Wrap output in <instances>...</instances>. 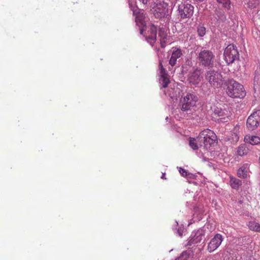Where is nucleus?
Wrapping results in <instances>:
<instances>
[{
  "label": "nucleus",
  "mask_w": 260,
  "mask_h": 260,
  "mask_svg": "<svg viewBox=\"0 0 260 260\" xmlns=\"http://www.w3.org/2000/svg\"><path fill=\"white\" fill-rule=\"evenodd\" d=\"M227 86L226 92L228 95L233 98H243L246 92L243 86L233 79L229 80L225 82Z\"/></svg>",
  "instance_id": "nucleus-1"
},
{
  "label": "nucleus",
  "mask_w": 260,
  "mask_h": 260,
  "mask_svg": "<svg viewBox=\"0 0 260 260\" xmlns=\"http://www.w3.org/2000/svg\"><path fill=\"white\" fill-rule=\"evenodd\" d=\"M200 146L207 147L213 144L217 140V136L214 132L209 129L202 131L197 138Z\"/></svg>",
  "instance_id": "nucleus-2"
},
{
  "label": "nucleus",
  "mask_w": 260,
  "mask_h": 260,
  "mask_svg": "<svg viewBox=\"0 0 260 260\" xmlns=\"http://www.w3.org/2000/svg\"><path fill=\"white\" fill-rule=\"evenodd\" d=\"M205 78L210 86L214 88L221 87L223 84L224 80L222 75L210 68H208V70L205 73Z\"/></svg>",
  "instance_id": "nucleus-3"
},
{
  "label": "nucleus",
  "mask_w": 260,
  "mask_h": 260,
  "mask_svg": "<svg viewBox=\"0 0 260 260\" xmlns=\"http://www.w3.org/2000/svg\"><path fill=\"white\" fill-rule=\"evenodd\" d=\"M198 100V97L193 93H187L180 99L181 109L183 111H187L193 107Z\"/></svg>",
  "instance_id": "nucleus-4"
},
{
  "label": "nucleus",
  "mask_w": 260,
  "mask_h": 260,
  "mask_svg": "<svg viewBox=\"0 0 260 260\" xmlns=\"http://www.w3.org/2000/svg\"><path fill=\"white\" fill-rule=\"evenodd\" d=\"M214 55L209 50H202L199 54L198 59L200 65L205 67H212L214 63Z\"/></svg>",
  "instance_id": "nucleus-5"
},
{
  "label": "nucleus",
  "mask_w": 260,
  "mask_h": 260,
  "mask_svg": "<svg viewBox=\"0 0 260 260\" xmlns=\"http://www.w3.org/2000/svg\"><path fill=\"white\" fill-rule=\"evenodd\" d=\"M224 57L225 62L230 64L239 59V54L236 46L229 45L224 49Z\"/></svg>",
  "instance_id": "nucleus-6"
},
{
  "label": "nucleus",
  "mask_w": 260,
  "mask_h": 260,
  "mask_svg": "<svg viewBox=\"0 0 260 260\" xmlns=\"http://www.w3.org/2000/svg\"><path fill=\"white\" fill-rule=\"evenodd\" d=\"M179 15L182 20L190 18L194 13V7L189 4L179 5L178 9Z\"/></svg>",
  "instance_id": "nucleus-7"
},
{
  "label": "nucleus",
  "mask_w": 260,
  "mask_h": 260,
  "mask_svg": "<svg viewBox=\"0 0 260 260\" xmlns=\"http://www.w3.org/2000/svg\"><path fill=\"white\" fill-rule=\"evenodd\" d=\"M260 122V111H256L252 113L247 120V127L250 131L255 129Z\"/></svg>",
  "instance_id": "nucleus-8"
},
{
  "label": "nucleus",
  "mask_w": 260,
  "mask_h": 260,
  "mask_svg": "<svg viewBox=\"0 0 260 260\" xmlns=\"http://www.w3.org/2000/svg\"><path fill=\"white\" fill-rule=\"evenodd\" d=\"M168 5L164 2L157 4L152 10L154 16L157 18L164 17L168 12Z\"/></svg>",
  "instance_id": "nucleus-9"
},
{
  "label": "nucleus",
  "mask_w": 260,
  "mask_h": 260,
  "mask_svg": "<svg viewBox=\"0 0 260 260\" xmlns=\"http://www.w3.org/2000/svg\"><path fill=\"white\" fill-rule=\"evenodd\" d=\"M157 27L153 24H151L148 27L147 32L144 35L147 41L153 45L156 41Z\"/></svg>",
  "instance_id": "nucleus-10"
},
{
  "label": "nucleus",
  "mask_w": 260,
  "mask_h": 260,
  "mask_svg": "<svg viewBox=\"0 0 260 260\" xmlns=\"http://www.w3.org/2000/svg\"><path fill=\"white\" fill-rule=\"evenodd\" d=\"M131 10L133 11V14L136 16L135 22L136 25L140 27V32L141 34H143V27L145 26V15L143 13H140L138 8H132Z\"/></svg>",
  "instance_id": "nucleus-11"
},
{
  "label": "nucleus",
  "mask_w": 260,
  "mask_h": 260,
  "mask_svg": "<svg viewBox=\"0 0 260 260\" xmlns=\"http://www.w3.org/2000/svg\"><path fill=\"white\" fill-rule=\"evenodd\" d=\"M222 241L223 238L222 235L219 234H216L208 244L207 247L208 251L209 252H212L215 250L220 245Z\"/></svg>",
  "instance_id": "nucleus-12"
},
{
  "label": "nucleus",
  "mask_w": 260,
  "mask_h": 260,
  "mask_svg": "<svg viewBox=\"0 0 260 260\" xmlns=\"http://www.w3.org/2000/svg\"><path fill=\"white\" fill-rule=\"evenodd\" d=\"M214 116L213 117L217 119V120H223L226 121L229 119V114L228 111L222 110L220 108L216 107L213 109Z\"/></svg>",
  "instance_id": "nucleus-13"
},
{
  "label": "nucleus",
  "mask_w": 260,
  "mask_h": 260,
  "mask_svg": "<svg viewBox=\"0 0 260 260\" xmlns=\"http://www.w3.org/2000/svg\"><path fill=\"white\" fill-rule=\"evenodd\" d=\"M201 70L196 68L189 75L188 78L189 82L193 85H198L201 81Z\"/></svg>",
  "instance_id": "nucleus-14"
},
{
  "label": "nucleus",
  "mask_w": 260,
  "mask_h": 260,
  "mask_svg": "<svg viewBox=\"0 0 260 260\" xmlns=\"http://www.w3.org/2000/svg\"><path fill=\"white\" fill-rule=\"evenodd\" d=\"M182 55V52L180 49L175 48L172 51L171 58L169 60V64L172 66L174 67L177 63L178 59L180 58Z\"/></svg>",
  "instance_id": "nucleus-15"
},
{
  "label": "nucleus",
  "mask_w": 260,
  "mask_h": 260,
  "mask_svg": "<svg viewBox=\"0 0 260 260\" xmlns=\"http://www.w3.org/2000/svg\"><path fill=\"white\" fill-rule=\"evenodd\" d=\"M237 176L243 179L250 177L249 169L247 164L244 165L237 171Z\"/></svg>",
  "instance_id": "nucleus-16"
},
{
  "label": "nucleus",
  "mask_w": 260,
  "mask_h": 260,
  "mask_svg": "<svg viewBox=\"0 0 260 260\" xmlns=\"http://www.w3.org/2000/svg\"><path fill=\"white\" fill-rule=\"evenodd\" d=\"M203 237L204 235L202 232L198 231L193 237H190L187 243V245L192 246L200 243L203 240Z\"/></svg>",
  "instance_id": "nucleus-17"
},
{
  "label": "nucleus",
  "mask_w": 260,
  "mask_h": 260,
  "mask_svg": "<svg viewBox=\"0 0 260 260\" xmlns=\"http://www.w3.org/2000/svg\"><path fill=\"white\" fill-rule=\"evenodd\" d=\"M253 88L255 91H260V70H256L253 79Z\"/></svg>",
  "instance_id": "nucleus-18"
},
{
  "label": "nucleus",
  "mask_w": 260,
  "mask_h": 260,
  "mask_svg": "<svg viewBox=\"0 0 260 260\" xmlns=\"http://www.w3.org/2000/svg\"><path fill=\"white\" fill-rule=\"evenodd\" d=\"M244 140L246 143H249L251 145L260 144V138L256 136L246 135L244 138Z\"/></svg>",
  "instance_id": "nucleus-19"
},
{
  "label": "nucleus",
  "mask_w": 260,
  "mask_h": 260,
  "mask_svg": "<svg viewBox=\"0 0 260 260\" xmlns=\"http://www.w3.org/2000/svg\"><path fill=\"white\" fill-rule=\"evenodd\" d=\"M158 37L159 38L161 47L162 48L165 47L167 39V34L166 32L162 29H160L158 31Z\"/></svg>",
  "instance_id": "nucleus-20"
},
{
  "label": "nucleus",
  "mask_w": 260,
  "mask_h": 260,
  "mask_svg": "<svg viewBox=\"0 0 260 260\" xmlns=\"http://www.w3.org/2000/svg\"><path fill=\"white\" fill-rule=\"evenodd\" d=\"M249 229L255 232L260 233V224L254 221H250L247 223Z\"/></svg>",
  "instance_id": "nucleus-21"
},
{
  "label": "nucleus",
  "mask_w": 260,
  "mask_h": 260,
  "mask_svg": "<svg viewBox=\"0 0 260 260\" xmlns=\"http://www.w3.org/2000/svg\"><path fill=\"white\" fill-rule=\"evenodd\" d=\"M189 146L193 150H197L199 148V146H200V145L199 144V143L198 142L197 139H196L193 138H190Z\"/></svg>",
  "instance_id": "nucleus-22"
},
{
  "label": "nucleus",
  "mask_w": 260,
  "mask_h": 260,
  "mask_svg": "<svg viewBox=\"0 0 260 260\" xmlns=\"http://www.w3.org/2000/svg\"><path fill=\"white\" fill-rule=\"evenodd\" d=\"M158 67H159L160 77L168 76L166 69L163 67L162 60H159Z\"/></svg>",
  "instance_id": "nucleus-23"
},
{
  "label": "nucleus",
  "mask_w": 260,
  "mask_h": 260,
  "mask_svg": "<svg viewBox=\"0 0 260 260\" xmlns=\"http://www.w3.org/2000/svg\"><path fill=\"white\" fill-rule=\"evenodd\" d=\"M159 80L163 88L167 87L170 82L168 76L160 77Z\"/></svg>",
  "instance_id": "nucleus-24"
},
{
  "label": "nucleus",
  "mask_w": 260,
  "mask_h": 260,
  "mask_svg": "<svg viewBox=\"0 0 260 260\" xmlns=\"http://www.w3.org/2000/svg\"><path fill=\"white\" fill-rule=\"evenodd\" d=\"M248 153V148L244 146H240L238 147L237 153L240 156L246 155Z\"/></svg>",
  "instance_id": "nucleus-25"
},
{
  "label": "nucleus",
  "mask_w": 260,
  "mask_h": 260,
  "mask_svg": "<svg viewBox=\"0 0 260 260\" xmlns=\"http://www.w3.org/2000/svg\"><path fill=\"white\" fill-rule=\"evenodd\" d=\"M230 184L233 188L236 189L242 183L241 180H230Z\"/></svg>",
  "instance_id": "nucleus-26"
},
{
  "label": "nucleus",
  "mask_w": 260,
  "mask_h": 260,
  "mask_svg": "<svg viewBox=\"0 0 260 260\" xmlns=\"http://www.w3.org/2000/svg\"><path fill=\"white\" fill-rule=\"evenodd\" d=\"M238 128L235 127L234 129V133L232 134L231 139L234 142H237L239 140V132H238Z\"/></svg>",
  "instance_id": "nucleus-27"
},
{
  "label": "nucleus",
  "mask_w": 260,
  "mask_h": 260,
  "mask_svg": "<svg viewBox=\"0 0 260 260\" xmlns=\"http://www.w3.org/2000/svg\"><path fill=\"white\" fill-rule=\"evenodd\" d=\"M197 32L200 37H203L206 34V28L203 26H199L198 27Z\"/></svg>",
  "instance_id": "nucleus-28"
},
{
  "label": "nucleus",
  "mask_w": 260,
  "mask_h": 260,
  "mask_svg": "<svg viewBox=\"0 0 260 260\" xmlns=\"http://www.w3.org/2000/svg\"><path fill=\"white\" fill-rule=\"evenodd\" d=\"M179 172L183 177H189L191 178L190 174L188 173L186 170L181 168H179Z\"/></svg>",
  "instance_id": "nucleus-29"
},
{
  "label": "nucleus",
  "mask_w": 260,
  "mask_h": 260,
  "mask_svg": "<svg viewBox=\"0 0 260 260\" xmlns=\"http://www.w3.org/2000/svg\"><path fill=\"white\" fill-rule=\"evenodd\" d=\"M192 257L186 252H183L178 258V260H191Z\"/></svg>",
  "instance_id": "nucleus-30"
},
{
  "label": "nucleus",
  "mask_w": 260,
  "mask_h": 260,
  "mask_svg": "<svg viewBox=\"0 0 260 260\" xmlns=\"http://www.w3.org/2000/svg\"><path fill=\"white\" fill-rule=\"evenodd\" d=\"M219 3H221L223 5V7L226 8L230 7V3L229 0H217Z\"/></svg>",
  "instance_id": "nucleus-31"
},
{
  "label": "nucleus",
  "mask_w": 260,
  "mask_h": 260,
  "mask_svg": "<svg viewBox=\"0 0 260 260\" xmlns=\"http://www.w3.org/2000/svg\"><path fill=\"white\" fill-rule=\"evenodd\" d=\"M139 2L141 3V5L144 7L146 8V5L149 1V0H138Z\"/></svg>",
  "instance_id": "nucleus-32"
},
{
  "label": "nucleus",
  "mask_w": 260,
  "mask_h": 260,
  "mask_svg": "<svg viewBox=\"0 0 260 260\" xmlns=\"http://www.w3.org/2000/svg\"><path fill=\"white\" fill-rule=\"evenodd\" d=\"M251 4H252L251 2H249V3H248V5H249V6L250 7H252V5H251Z\"/></svg>",
  "instance_id": "nucleus-33"
},
{
  "label": "nucleus",
  "mask_w": 260,
  "mask_h": 260,
  "mask_svg": "<svg viewBox=\"0 0 260 260\" xmlns=\"http://www.w3.org/2000/svg\"><path fill=\"white\" fill-rule=\"evenodd\" d=\"M164 176H165V174H162V177H161V178H162V179H163V178H164Z\"/></svg>",
  "instance_id": "nucleus-34"
},
{
  "label": "nucleus",
  "mask_w": 260,
  "mask_h": 260,
  "mask_svg": "<svg viewBox=\"0 0 260 260\" xmlns=\"http://www.w3.org/2000/svg\"><path fill=\"white\" fill-rule=\"evenodd\" d=\"M258 160H259V165H260V156L259 157V159H258Z\"/></svg>",
  "instance_id": "nucleus-35"
},
{
  "label": "nucleus",
  "mask_w": 260,
  "mask_h": 260,
  "mask_svg": "<svg viewBox=\"0 0 260 260\" xmlns=\"http://www.w3.org/2000/svg\"><path fill=\"white\" fill-rule=\"evenodd\" d=\"M220 15L222 16L223 15V14H220Z\"/></svg>",
  "instance_id": "nucleus-36"
}]
</instances>
